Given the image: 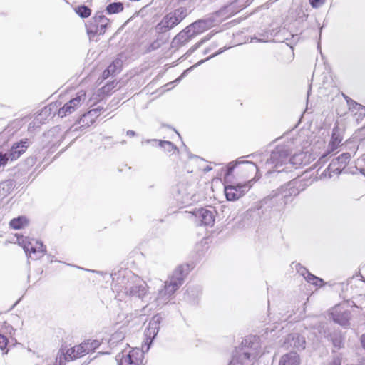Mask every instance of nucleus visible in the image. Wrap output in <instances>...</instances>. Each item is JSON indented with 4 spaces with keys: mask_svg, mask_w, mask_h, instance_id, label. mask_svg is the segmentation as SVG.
<instances>
[{
    "mask_svg": "<svg viewBox=\"0 0 365 365\" xmlns=\"http://www.w3.org/2000/svg\"><path fill=\"white\" fill-rule=\"evenodd\" d=\"M75 11L81 18H87L91 14V10L86 6H79L76 7Z\"/></svg>",
    "mask_w": 365,
    "mask_h": 365,
    "instance_id": "obj_33",
    "label": "nucleus"
},
{
    "mask_svg": "<svg viewBox=\"0 0 365 365\" xmlns=\"http://www.w3.org/2000/svg\"><path fill=\"white\" fill-rule=\"evenodd\" d=\"M86 345L85 350L87 354L96 349L101 344L98 340H88L86 342L83 343Z\"/></svg>",
    "mask_w": 365,
    "mask_h": 365,
    "instance_id": "obj_34",
    "label": "nucleus"
},
{
    "mask_svg": "<svg viewBox=\"0 0 365 365\" xmlns=\"http://www.w3.org/2000/svg\"><path fill=\"white\" fill-rule=\"evenodd\" d=\"M343 168L334 160L329 164L327 169L324 171V175L331 178L334 175H339L341 173Z\"/></svg>",
    "mask_w": 365,
    "mask_h": 365,
    "instance_id": "obj_26",
    "label": "nucleus"
},
{
    "mask_svg": "<svg viewBox=\"0 0 365 365\" xmlns=\"http://www.w3.org/2000/svg\"><path fill=\"white\" fill-rule=\"evenodd\" d=\"M7 344V338L4 335L0 334V349L4 350L6 347Z\"/></svg>",
    "mask_w": 365,
    "mask_h": 365,
    "instance_id": "obj_43",
    "label": "nucleus"
},
{
    "mask_svg": "<svg viewBox=\"0 0 365 365\" xmlns=\"http://www.w3.org/2000/svg\"><path fill=\"white\" fill-rule=\"evenodd\" d=\"M9 160H10L9 153L4 154L0 153V168H4L7 164Z\"/></svg>",
    "mask_w": 365,
    "mask_h": 365,
    "instance_id": "obj_39",
    "label": "nucleus"
},
{
    "mask_svg": "<svg viewBox=\"0 0 365 365\" xmlns=\"http://www.w3.org/2000/svg\"><path fill=\"white\" fill-rule=\"evenodd\" d=\"M127 135H129L130 137H134L135 135V132L133 130H128L127 131Z\"/></svg>",
    "mask_w": 365,
    "mask_h": 365,
    "instance_id": "obj_52",
    "label": "nucleus"
},
{
    "mask_svg": "<svg viewBox=\"0 0 365 365\" xmlns=\"http://www.w3.org/2000/svg\"><path fill=\"white\" fill-rule=\"evenodd\" d=\"M160 46V43L158 41H153L148 47V51H152L158 49Z\"/></svg>",
    "mask_w": 365,
    "mask_h": 365,
    "instance_id": "obj_45",
    "label": "nucleus"
},
{
    "mask_svg": "<svg viewBox=\"0 0 365 365\" xmlns=\"http://www.w3.org/2000/svg\"><path fill=\"white\" fill-rule=\"evenodd\" d=\"M176 200L182 205H190L197 202L195 190L191 184L180 182L176 186Z\"/></svg>",
    "mask_w": 365,
    "mask_h": 365,
    "instance_id": "obj_10",
    "label": "nucleus"
},
{
    "mask_svg": "<svg viewBox=\"0 0 365 365\" xmlns=\"http://www.w3.org/2000/svg\"><path fill=\"white\" fill-rule=\"evenodd\" d=\"M123 10V4L120 2L110 4L106 7V11L109 14H117Z\"/></svg>",
    "mask_w": 365,
    "mask_h": 365,
    "instance_id": "obj_29",
    "label": "nucleus"
},
{
    "mask_svg": "<svg viewBox=\"0 0 365 365\" xmlns=\"http://www.w3.org/2000/svg\"><path fill=\"white\" fill-rule=\"evenodd\" d=\"M214 25V20L212 18L200 19L190 24L188 27L194 36L203 33L212 28Z\"/></svg>",
    "mask_w": 365,
    "mask_h": 365,
    "instance_id": "obj_16",
    "label": "nucleus"
},
{
    "mask_svg": "<svg viewBox=\"0 0 365 365\" xmlns=\"http://www.w3.org/2000/svg\"><path fill=\"white\" fill-rule=\"evenodd\" d=\"M308 153L307 152H301L293 155L288 160L289 169L292 167L297 168L302 164H307L309 162V159H307Z\"/></svg>",
    "mask_w": 365,
    "mask_h": 365,
    "instance_id": "obj_24",
    "label": "nucleus"
},
{
    "mask_svg": "<svg viewBox=\"0 0 365 365\" xmlns=\"http://www.w3.org/2000/svg\"><path fill=\"white\" fill-rule=\"evenodd\" d=\"M306 281L316 286H322L323 280L312 274H308L306 277Z\"/></svg>",
    "mask_w": 365,
    "mask_h": 365,
    "instance_id": "obj_36",
    "label": "nucleus"
},
{
    "mask_svg": "<svg viewBox=\"0 0 365 365\" xmlns=\"http://www.w3.org/2000/svg\"><path fill=\"white\" fill-rule=\"evenodd\" d=\"M123 62L120 59L117 58L114 60L109 66H108V72L113 73V75L119 73L122 66Z\"/></svg>",
    "mask_w": 365,
    "mask_h": 365,
    "instance_id": "obj_32",
    "label": "nucleus"
},
{
    "mask_svg": "<svg viewBox=\"0 0 365 365\" xmlns=\"http://www.w3.org/2000/svg\"><path fill=\"white\" fill-rule=\"evenodd\" d=\"M23 249L26 254L34 260L43 257L46 252L43 242L34 239L26 242L23 245Z\"/></svg>",
    "mask_w": 365,
    "mask_h": 365,
    "instance_id": "obj_11",
    "label": "nucleus"
},
{
    "mask_svg": "<svg viewBox=\"0 0 365 365\" xmlns=\"http://www.w3.org/2000/svg\"><path fill=\"white\" fill-rule=\"evenodd\" d=\"M159 145L166 150L168 152H171L176 150L177 148L173 143L167 140H159Z\"/></svg>",
    "mask_w": 365,
    "mask_h": 365,
    "instance_id": "obj_37",
    "label": "nucleus"
},
{
    "mask_svg": "<svg viewBox=\"0 0 365 365\" xmlns=\"http://www.w3.org/2000/svg\"><path fill=\"white\" fill-rule=\"evenodd\" d=\"M225 50V48H221L217 52L213 53L212 55H211L210 56H209L208 58H205V59H203V60H200V61H198L197 63H195V65L192 66L190 68H189L188 69L185 70L183 71V73L181 74V76L176 79V81H180L184 76H185L186 73L193 69L194 68H196L198 66L201 65L202 63H203L204 62L208 61L209 59L215 57V56H217V55L222 53Z\"/></svg>",
    "mask_w": 365,
    "mask_h": 365,
    "instance_id": "obj_28",
    "label": "nucleus"
},
{
    "mask_svg": "<svg viewBox=\"0 0 365 365\" xmlns=\"http://www.w3.org/2000/svg\"><path fill=\"white\" fill-rule=\"evenodd\" d=\"M326 0H309V4L312 8L317 9L325 3Z\"/></svg>",
    "mask_w": 365,
    "mask_h": 365,
    "instance_id": "obj_41",
    "label": "nucleus"
},
{
    "mask_svg": "<svg viewBox=\"0 0 365 365\" xmlns=\"http://www.w3.org/2000/svg\"><path fill=\"white\" fill-rule=\"evenodd\" d=\"M351 155L349 153H344L336 158L334 159L344 169L349 162Z\"/></svg>",
    "mask_w": 365,
    "mask_h": 365,
    "instance_id": "obj_30",
    "label": "nucleus"
},
{
    "mask_svg": "<svg viewBox=\"0 0 365 365\" xmlns=\"http://www.w3.org/2000/svg\"><path fill=\"white\" fill-rule=\"evenodd\" d=\"M28 220L26 217L20 216L16 218H14L9 222L10 226L15 229L19 230L28 225Z\"/></svg>",
    "mask_w": 365,
    "mask_h": 365,
    "instance_id": "obj_27",
    "label": "nucleus"
},
{
    "mask_svg": "<svg viewBox=\"0 0 365 365\" xmlns=\"http://www.w3.org/2000/svg\"><path fill=\"white\" fill-rule=\"evenodd\" d=\"M300 356L296 351H290L283 354L279 361V365H299Z\"/></svg>",
    "mask_w": 365,
    "mask_h": 365,
    "instance_id": "obj_23",
    "label": "nucleus"
},
{
    "mask_svg": "<svg viewBox=\"0 0 365 365\" xmlns=\"http://www.w3.org/2000/svg\"><path fill=\"white\" fill-rule=\"evenodd\" d=\"M361 343L364 349H365V334L361 336Z\"/></svg>",
    "mask_w": 365,
    "mask_h": 365,
    "instance_id": "obj_50",
    "label": "nucleus"
},
{
    "mask_svg": "<svg viewBox=\"0 0 365 365\" xmlns=\"http://www.w3.org/2000/svg\"><path fill=\"white\" fill-rule=\"evenodd\" d=\"M63 359L61 354L60 356H57L56 358L54 357H50L46 358L43 361V363L41 365H62V359Z\"/></svg>",
    "mask_w": 365,
    "mask_h": 365,
    "instance_id": "obj_31",
    "label": "nucleus"
},
{
    "mask_svg": "<svg viewBox=\"0 0 365 365\" xmlns=\"http://www.w3.org/2000/svg\"><path fill=\"white\" fill-rule=\"evenodd\" d=\"M331 315L334 322L344 327H349L351 313L349 311L344 309L341 306L338 305L333 308Z\"/></svg>",
    "mask_w": 365,
    "mask_h": 365,
    "instance_id": "obj_15",
    "label": "nucleus"
},
{
    "mask_svg": "<svg viewBox=\"0 0 365 365\" xmlns=\"http://www.w3.org/2000/svg\"><path fill=\"white\" fill-rule=\"evenodd\" d=\"M109 24V20L102 12H98L86 25L87 34L90 38L96 35H103L106 32V29Z\"/></svg>",
    "mask_w": 365,
    "mask_h": 365,
    "instance_id": "obj_9",
    "label": "nucleus"
},
{
    "mask_svg": "<svg viewBox=\"0 0 365 365\" xmlns=\"http://www.w3.org/2000/svg\"><path fill=\"white\" fill-rule=\"evenodd\" d=\"M101 109L96 108L89 110L87 113L83 114L80 118L79 123L82 127H89L95 122L96 118L99 115Z\"/></svg>",
    "mask_w": 365,
    "mask_h": 365,
    "instance_id": "obj_22",
    "label": "nucleus"
},
{
    "mask_svg": "<svg viewBox=\"0 0 365 365\" xmlns=\"http://www.w3.org/2000/svg\"><path fill=\"white\" fill-rule=\"evenodd\" d=\"M194 36L188 26L179 32L173 39L171 46L178 48L187 43Z\"/></svg>",
    "mask_w": 365,
    "mask_h": 365,
    "instance_id": "obj_18",
    "label": "nucleus"
},
{
    "mask_svg": "<svg viewBox=\"0 0 365 365\" xmlns=\"http://www.w3.org/2000/svg\"><path fill=\"white\" fill-rule=\"evenodd\" d=\"M252 180L244 184L228 185L225 187V194L229 201H235L243 196L251 187Z\"/></svg>",
    "mask_w": 365,
    "mask_h": 365,
    "instance_id": "obj_12",
    "label": "nucleus"
},
{
    "mask_svg": "<svg viewBox=\"0 0 365 365\" xmlns=\"http://www.w3.org/2000/svg\"><path fill=\"white\" fill-rule=\"evenodd\" d=\"M118 365H143V351L138 348L124 349L116 355Z\"/></svg>",
    "mask_w": 365,
    "mask_h": 365,
    "instance_id": "obj_8",
    "label": "nucleus"
},
{
    "mask_svg": "<svg viewBox=\"0 0 365 365\" xmlns=\"http://www.w3.org/2000/svg\"><path fill=\"white\" fill-rule=\"evenodd\" d=\"M341 354H336L333 357L329 365H341Z\"/></svg>",
    "mask_w": 365,
    "mask_h": 365,
    "instance_id": "obj_40",
    "label": "nucleus"
},
{
    "mask_svg": "<svg viewBox=\"0 0 365 365\" xmlns=\"http://www.w3.org/2000/svg\"><path fill=\"white\" fill-rule=\"evenodd\" d=\"M85 346V344H81L80 345L68 349L65 354L62 352L61 355L66 361L73 360L87 354Z\"/></svg>",
    "mask_w": 365,
    "mask_h": 365,
    "instance_id": "obj_20",
    "label": "nucleus"
},
{
    "mask_svg": "<svg viewBox=\"0 0 365 365\" xmlns=\"http://www.w3.org/2000/svg\"><path fill=\"white\" fill-rule=\"evenodd\" d=\"M342 140L343 137L339 128L334 127L332 130L331 140L327 148L324 140L317 141L313 146L312 151L316 156L319 157V163H324L326 161L325 158L339 148Z\"/></svg>",
    "mask_w": 365,
    "mask_h": 365,
    "instance_id": "obj_5",
    "label": "nucleus"
},
{
    "mask_svg": "<svg viewBox=\"0 0 365 365\" xmlns=\"http://www.w3.org/2000/svg\"><path fill=\"white\" fill-rule=\"evenodd\" d=\"M116 292L115 298L122 301L125 297H135L143 300L148 292L145 282L137 276L118 277L113 286Z\"/></svg>",
    "mask_w": 365,
    "mask_h": 365,
    "instance_id": "obj_1",
    "label": "nucleus"
},
{
    "mask_svg": "<svg viewBox=\"0 0 365 365\" xmlns=\"http://www.w3.org/2000/svg\"><path fill=\"white\" fill-rule=\"evenodd\" d=\"M283 347L285 349H294L301 351L305 349L306 340L304 336L298 333H292L287 336L283 343Z\"/></svg>",
    "mask_w": 365,
    "mask_h": 365,
    "instance_id": "obj_13",
    "label": "nucleus"
},
{
    "mask_svg": "<svg viewBox=\"0 0 365 365\" xmlns=\"http://www.w3.org/2000/svg\"><path fill=\"white\" fill-rule=\"evenodd\" d=\"M28 146V139H23L20 140V142L14 143L9 152L10 160H15L19 158L24 153H25Z\"/></svg>",
    "mask_w": 365,
    "mask_h": 365,
    "instance_id": "obj_19",
    "label": "nucleus"
},
{
    "mask_svg": "<svg viewBox=\"0 0 365 365\" xmlns=\"http://www.w3.org/2000/svg\"><path fill=\"white\" fill-rule=\"evenodd\" d=\"M117 85V83L111 82L104 86L102 89L104 93L110 92Z\"/></svg>",
    "mask_w": 365,
    "mask_h": 365,
    "instance_id": "obj_42",
    "label": "nucleus"
},
{
    "mask_svg": "<svg viewBox=\"0 0 365 365\" xmlns=\"http://www.w3.org/2000/svg\"><path fill=\"white\" fill-rule=\"evenodd\" d=\"M187 15V9L185 7H179L169 12L156 25V32L163 34L171 30L178 25Z\"/></svg>",
    "mask_w": 365,
    "mask_h": 365,
    "instance_id": "obj_6",
    "label": "nucleus"
},
{
    "mask_svg": "<svg viewBox=\"0 0 365 365\" xmlns=\"http://www.w3.org/2000/svg\"><path fill=\"white\" fill-rule=\"evenodd\" d=\"M10 184L9 182H4L0 184V188L3 190H6L7 191L10 189Z\"/></svg>",
    "mask_w": 365,
    "mask_h": 365,
    "instance_id": "obj_47",
    "label": "nucleus"
},
{
    "mask_svg": "<svg viewBox=\"0 0 365 365\" xmlns=\"http://www.w3.org/2000/svg\"><path fill=\"white\" fill-rule=\"evenodd\" d=\"M195 217H198L204 225H212L215 221V216L212 210L200 208L193 212Z\"/></svg>",
    "mask_w": 365,
    "mask_h": 365,
    "instance_id": "obj_21",
    "label": "nucleus"
},
{
    "mask_svg": "<svg viewBox=\"0 0 365 365\" xmlns=\"http://www.w3.org/2000/svg\"><path fill=\"white\" fill-rule=\"evenodd\" d=\"M86 91L81 90L76 93V97L66 103L59 109L57 108L56 103H51L49 106L44 107L41 110L39 116L48 117L52 114H53L54 115L57 111L58 117H66L73 113L76 110H77L86 102Z\"/></svg>",
    "mask_w": 365,
    "mask_h": 365,
    "instance_id": "obj_3",
    "label": "nucleus"
},
{
    "mask_svg": "<svg viewBox=\"0 0 365 365\" xmlns=\"http://www.w3.org/2000/svg\"><path fill=\"white\" fill-rule=\"evenodd\" d=\"M263 37H265V36H263ZM267 37L263 38H258L257 36H255L252 39H256L259 42H266L267 41Z\"/></svg>",
    "mask_w": 365,
    "mask_h": 365,
    "instance_id": "obj_51",
    "label": "nucleus"
},
{
    "mask_svg": "<svg viewBox=\"0 0 365 365\" xmlns=\"http://www.w3.org/2000/svg\"><path fill=\"white\" fill-rule=\"evenodd\" d=\"M343 96H344V97L346 100V102H347V104H348V106L349 107V109L358 110H359V108H362L361 105L357 103L356 102H355L352 99L349 98L348 96H346L345 95H343Z\"/></svg>",
    "mask_w": 365,
    "mask_h": 365,
    "instance_id": "obj_38",
    "label": "nucleus"
},
{
    "mask_svg": "<svg viewBox=\"0 0 365 365\" xmlns=\"http://www.w3.org/2000/svg\"><path fill=\"white\" fill-rule=\"evenodd\" d=\"M333 345L337 349H340L343 346L342 339L339 338H335L333 339Z\"/></svg>",
    "mask_w": 365,
    "mask_h": 365,
    "instance_id": "obj_44",
    "label": "nucleus"
},
{
    "mask_svg": "<svg viewBox=\"0 0 365 365\" xmlns=\"http://www.w3.org/2000/svg\"><path fill=\"white\" fill-rule=\"evenodd\" d=\"M110 75H113V73L108 72V68H107L103 72V78H108Z\"/></svg>",
    "mask_w": 365,
    "mask_h": 365,
    "instance_id": "obj_48",
    "label": "nucleus"
},
{
    "mask_svg": "<svg viewBox=\"0 0 365 365\" xmlns=\"http://www.w3.org/2000/svg\"><path fill=\"white\" fill-rule=\"evenodd\" d=\"M161 320L162 317L159 314L155 315L150 320L148 327L145 330V336L147 341L150 340V343L158 334Z\"/></svg>",
    "mask_w": 365,
    "mask_h": 365,
    "instance_id": "obj_17",
    "label": "nucleus"
},
{
    "mask_svg": "<svg viewBox=\"0 0 365 365\" xmlns=\"http://www.w3.org/2000/svg\"><path fill=\"white\" fill-rule=\"evenodd\" d=\"M184 267H178L173 275L165 282L163 287L149 297L148 304H154L155 307H162L166 304L184 282Z\"/></svg>",
    "mask_w": 365,
    "mask_h": 365,
    "instance_id": "obj_2",
    "label": "nucleus"
},
{
    "mask_svg": "<svg viewBox=\"0 0 365 365\" xmlns=\"http://www.w3.org/2000/svg\"><path fill=\"white\" fill-rule=\"evenodd\" d=\"M259 347L258 340L255 337L245 339L230 365H253L259 354Z\"/></svg>",
    "mask_w": 365,
    "mask_h": 365,
    "instance_id": "obj_4",
    "label": "nucleus"
},
{
    "mask_svg": "<svg viewBox=\"0 0 365 365\" xmlns=\"http://www.w3.org/2000/svg\"><path fill=\"white\" fill-rule=\"evenodd\" d=\"M299 181L294 180L288 182L281 188V194L276 195L274 197L280 198L284 200V204L286 205L289 199L292 196H297L300 190H299L297 185Z\"/></svg>",
    "mask_w": 365,
    "mask_h": 365,
    "instance_id": "obj_14",
    "label": "nucleus"
},
{
    "mask_svg": "<svg viewBox=\"0 0 365 365\" xmlns=\"http://www.w3.org/2000/svg\"><path fill=\"white\" fill-rule=\"evenodd\" d=\"M292 269H295L296 271L300 275L303 276L305 279H306L307 275H308V274H311L304 267H303L299 263H294V262H293L292 264Z\"/></svg>",
    "mask_w": 365,
    "mask_h": 365,
    "instance_id": "obj_35",
    "label": "nucleus"
},
{
    "mask_svg": "<svg viewBox=\"0 0 365 365\" xmlns=\"http://www.w3.org/2000/svg\"><path fill=\"white\" fill-rule=\"evenodd\" d=\"M290 147L288 145H277L271 153L267 163L274 165L276 171L281 173L289 170L288 160Z\"/></svg>",
    "mask_w": 365,
    "mask_h": 365,
    "instance_id": "obj_7",
    "label": "nucleus"
},
{
    "mask_svg": "<svg viewBox=\"0 0 365 365\" xmlns=\"http://www.w3.org/2000/svg\"><path fill=\"white\" fill-rule=\"evenodd\" d=\"M244 163L249 164L250 165L252 170L257 169L255 164L252 162H250V161H247V160L246 161H245V160L232 161V162H230L227 165V167L226 169V173H225V177H228L230 175H232V171L236 166H237L238 165H240V164H244Z\"/></svg>",
    "mask_w": 365,
    "mask_h": 365,
    "instance_id": "obj_25",
    "label": "nucleus"
},
{
    "mask_svg": "<svg viewBox=\"0 0 365 365\" xmlns=\"http://www.w3.org/2000/svg\"><path fill=\"white\" fill-rule=\"evenodd\" d=\"M216 47V45H212L210 47L206 48L204 51L205 54L209 53L211 50L214 49Z\"/></svg>",
    "mask_w": 365,
    "mask_h": 365,
    "instance_id": "obj_49",
    "label": "nucleus"
},
{
    "mask_svg": "<svg viewBox=\"0 0 365 365\" xmlns=\"http://www.w3.org/2000/svg\"><path fill=\"white\" fill-rule=\"evenodd\" d=\"M205 41H206V39L202 40V41H201L200 42H199V43H196L195 45L192 46L190 48L189 51H190V53L194 52V51H195V50H197V49L200 46V45H201L203 42H205Z\"/></svg>",
    "mask_w": 365,
    "mask_h": 365,
    "instance_id": "obj_46",
    "label": "nucleus"
}]
</instances>
